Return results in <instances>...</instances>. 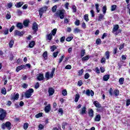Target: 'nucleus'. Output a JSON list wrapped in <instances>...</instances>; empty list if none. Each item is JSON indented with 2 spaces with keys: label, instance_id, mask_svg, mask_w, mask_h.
I'll use <instances>...</instances> for the list:
<instances>
[{
  "label": "nucleus",
  "instance_id": "obj_58",
  "mask_svg": "<svg viewBox=\"0 0 130 130\" xmlns=\"http://www.w3.org/2000/svg\"><path fill=\"white\" fill-rule=\"evenodd\" d=\"M58 112H59V113H60L61 115H62V114H63V110L62 109V108H59Z\"/></svg>",
  "mask_w": 130,
  "mask_h": 130
},
{
  "label": "nucleus",
  "instance_id": "obj_11",
  "mask_svg": "<svg viewBox=\"0 0 130 130\" xmlns=\"http://www.w3.org/2000/svg\"><path fill=\"white\" fill-rule=\"evenodd\" d=\"M32 30H34L35 32H37V30H38V25L35 22H34L32 24Z\"/></svg>",
  "mask_w": 130,
  "mask_h": 130
},
{
  "label": "nucleus",
  "instance_id": "obj_53",
  "mask_svg": "<svg viewBox=\"0 0 130 130\" xmlns=\"http://www.w3.org/2000/svg\"><path fill=\"white\" fill-rule=\"evenodd\" d=\"M22 87L24 88V89H27V88H28V84L26 83H23L22 85Z\"/></svg>",
  "mask_w": 130,
  "mask_h": 130
},
{
  "label": "nucleus",
  "instance_id": "obj_57",
  "mask_svg": "<svg viewBox=\"0 0 130 130\" xmlns=\"http://www.w3.org/2000/svg\"><path fill=\"white\" fill-rule=\"evenodd\" d=\"M62 128L63 129H64V128H66V126H67V125H69V124L67 123L66 122H64L62 123Z\"/></svg>",
  "mask_w": 130,
  "mask_h": 130
},
{
  "label": "nucleus",
  "instance_id": "obj_30",
  "mask_svg": "<svg viewBox=\"0 0 130 130\" xmlns=\"http://www.w3.org/2000/svg\"><path fill=\"white\" fill-rule=\"evenodd\" d=\"M105 55L106 56L107 59H109V57L110 56V52H109V51H106L105 52Z\"/></svg>",
  "mask_w": 130,
  "mask_h": 130
},
{
  "label": "nucleus",
  "instance_id": "obj_59",
  "mask_svg": "<svg viewBox=\"0 0 130 130\" xmlns=\"http://www.w3.org/2000/svg\"><path fill=\"white\" fill-rule=\"evenodd\" d=\"M66 70H71L72 69V66L68 64L65 67Z\"/></svg>",
  "mask_w": 130,
  "mask_h": 130
},
{
  "label": "nucleus",
  "instance_id": "obj_19",
  "mask_svg": "<svg viewBox=\"0 0 130 130\" xmlns=\"http://www.w3.org/2000/svg\"><path fill=\"white\" fill-rule=\"evenodd\" d=\"M19 99V93H16L14 96L11 98V100H13L15 101V100H18Z\"/></svg>",
  "mask_w": 130,
  "mask_h": 130
},
{
  "label": "nucleus",
  "instance_id": "obj_37",
  "mask_svg": "<svg viewBox=\"0 0 130 130\" xmlns=\"http://www.w3.org/2000/svg\"><path fill=\"white\" fill-rule=\"evenodd\" d=\"M114 94L116 96H118V95H119V90L117 89H115L114 91Z\"/></svg>",
  "mask_w": 130,
  "mask_h": 130
},
{
  "label": "nucleus",
  "instance_id": "obj_27",
  "mask_svg": "<svg viewBox=\"0 0 130 130\" xmlns=\"http://www.w3.org/2000/svg\"><path fill=\"white\" fill-rule=\"evenodd\" d=\"M93 104H94L95 107H97L98 108H100L101 106L100 104H99V102L97 101H94L93 102Z\"/></svg>",
  "mask_w": 130,
  "mask_h": 130
},
{
  "label": "nucleus",
  "instance_id": "obj_54",
  "mask_svg": "<svg viewBox=\"0 0 130 130\" xmlns=\"http://www.w3.org/2000/svg\"><path fill=\"white\" fill-rule=\"evenodd\" d=\"M90 14L92 18H94V17H95V13L94 12V10L90 11Z\"/></svg>",
  "mask_w": 130,
  "mask_h": 130
},
{
  "label": "nucleus",
  "instance_id": "obj_28",
  "mask_svg": "<svg viewBox=\"0 0 130 130\" xmlns=\"http://www.w3.org/2000/svg\"><path fill=\"white\" fill-rule=\"evenodd\" d=\"M95 10L96 11V13H100V9H99V4H95Z\"/></svg>",
  "mask_w": 130,
  "mask_h": 130
},
{
  "label": "nucleus",
  "instance_id": "obj_49",
  "mask_svg": "<svg viewBox=\"0 0 130 130\" xmlns=\"http://www.w3.org/2000/svg\"><path fill=\"white\" fill-rule=\"evenodd\" d=\"M85 49H82L81 52V57H83L85 55Z\"/></svg>",
  "mask_w": 130,
  "mask_h": 130
},
{
  "label": "nucleus",
  "instance_id": "obj_8",
  "mask_svg": "<svg viewBox=\"0 0 130 130\" xmlns=\"http://www.w3.org/2000/svg\"><path fill=\"white\" fill-rule=\"evenodd\" d=\"M22 35H24V32L23 31H20L16 30L14 32V36H22Z\"/></svg>",
  "mask_w": 130,
  "mask_h": 130
},
{
  "label": "nucleus",
  "instance_id": "obj_40",
  "mask_svg": "<svg viewBox=\"0 0 130 130\" xmlns=\"http://www.w3.org/2000/svg\"><path fill=\"white\" fill-rule=\"evenodd\" d=\"M106 11H107V8L106 7V6H105L103 8V14H104V15L106 14Z\"/></svg>",
  "mask_w": 130,
  "mask_h": 130
},
{
  "label": "nucleus",
  "instance_id": "obj_52",
  "mask_svg": "<svg viewBox=\"0 0 130 130\" xmlns=\"http://www.w3.org/2000/svg\"><path fill=\"white\" fill-rule=\"evenodd\" d=\"M101 40L100 39H98L96 40V43L98 45H99V44H101Z\"/></svg>",
  "mask_w": 130,
  "mask_h": 130
},
{
  "label": "nucleus",
  "instance_id": "obj_33",
  "mask_svg": "<svg viewBox=\"0 0 130 130\" xmlns=\"http://www.w3.org/2000/svg\"><path fill=\"white\" fill-rule=\"evenodd\" d=\"M117 7V6L116 5H112L111 7V12H113V11H115V10H116Z\"/></svg>",
  "mask_w": 130,
  "mask_h": 130
},
{
  "label": "nucleus",
  "instance_id": "obj_18",
  "mask_svg": "<svg viewBox=\"0 0 130 130\" xmlns=\"http://www.w3.org/2000/svg\"><path fill=\"white\" fill-rule=\"evenodd\" d=\"M89 117H93L94 116V111L92 109H90L88 112Z\"/></svg>",
  "mask_w": 130,
  "mask_h": 130
},
{
  "label": "nucleus",
  "instance_id": "obj_41",
  "mask_svg": "<svg viewBox=\"0 0 130 130\" xmlns=\"http://www.w3.org/2000/svg\"><path fill=\"white\" fill-rule=\"evenodd\" d=\"M14 45V41L11 40L9 42V47L10 48H12L13 47V46Z\"/></svg>",
  "mask_w": 130,
  "mask_h": 130
},
{
  "label": "nucleus",
  "instance_id": "obj_9",
  "mask_svg": "<svg viewBox=\"0 0 130 130\" xmlns=\"http://www.w3.org/2000/svg\"><path fill=\"white\" fill-rule=\"evenodd\" d=\"M48 92L49 93V96H52L54 94V89L52 87H50L48 89Z\"/></svg>",
  "mask_w": 130,
  "mask_h": 130
},
{
  "label": "nucleus",
  "instance_id": "obj_25",
  "mask_svg": "<svg viewBox=\"0 0 130 130\" xmlns=\"http://www.w3.org/2000/svg\"><path fill=\"white\" fill-rule=\"evenodd\" d=\"M47 40H49V41H51V39H52V34H49L47 35Z\"/></svg>",
  "mask_w": 130,
  "mask_h": 130
},
{
  "label": "nucleus",
  "instance_id": "obj_34",
  "mask_svg": "<svg viewBox=\"0 0 130 130\" xmlns=\"http://www.w3.org/2000/svg\"><path fill=\"white\" fill-rule=\"evenodd\" d=\"M79 99H80V94H77L75 95V102H78L79 101Z\"/></svg>",
  "mask_w": 130,
  "mask_h": 130
},
{
  "label": "nucleus",
  "instance_id": "obj_36",
  "mask_svg": "<svg viewBox=\"0 0 130 130\" xmlns=\"http://www.w3.org/2000/svg\"><path fill=\"white\" fill-rule=\"evenodd\" d=\"M123 82H124V78H120L119 80V82L120 85H122L123 84Z\"/></svg>",
  "mask_w": 130,
  "mask_h": 130
},
{
  "label": "nucleus",
  "instance_id": "obj_43",
  "mask_svg": "<svg viewBox=\"0 0 130 130\" xmlns=\"http://www.w3.org/2000/svg\"><path fill=\"white\" fill-rule=\"evenodd\" d=\"M11 13L10 12L8 13L6 15V18L7 20H10V18H11Z\"/></svg>",
  "mask_w": 130,
  "mask_h": 130
},
{
  "label": "nucleus",
  "instance_id": "obj_56",
  "mask_svg": "<svg viewBox=\"0 0 130 130\" xmlns=\"http://www.w3.org/2000/svg\"><path fill=\"white\" fill-rule=\"evenodd\" d=\"M63 58H64V55H62L59 59L58 62L60 63L62 60H63Z\"/></svg>",
  "mask_w": 130,
  "mask_h": 130
},
{
  "label": "nucleus",
  "instance_id": "obj_63",
  "mask_svg": "<svg viewBox=\"0 0 130 130\" xmlns=\"http://www.w3.org/2000/svg\"><path fill=\"white\" fill-rule=\"evenodd\" d=\"M58 54V52H55L53 53V55L54 57H56L57 56V55Z\"/></svg>",
  "mask_w": 130,
  "mask_h": 130
},
{
  "label": "nucleus",
  "instance_id": "obj_2",
  "mask_svg": "<svg viewBox=\"0 0 130 130\" xmlns=\"http://www.w3.org/2000/svg\"><path fill=\"white\" fill-rule=\"evenodd\" d=\"M34 92V89L33 88H29L25 93V98H30L32 96V94Z\"/></svg>",
  "mask_w": 130,
  "mask_h": 130
},
{
  "label": "nucleus",
  "instance_id": "obj_20",
  "mask_svg": "<svg viewBox=\"0 0 130 130\" xmlns=\"http://www.w3.org/2000/svg\"><path fill=\"white\" fill-rule=\"evenodd\" d=\"M110 78V75H105L103 78V81H105V82H107L108 80H109V78Z\"/></svg>",
  "mask_w": 130,
  "mask_h": 130
},
{
  "label": "nucleus",
  "instance_id": "obj_17",
  "mask_svg": "<svg viewBox=\"0 0 130 130\" xmlns=\"http://www.w3.org/2000/svg\"><path fill=\"white\" fill-rule=\"evenodd\" d=\"M23 5H24V2H23L17 3L16 4H15V7L16 8H21Z\"/></svg>",
  "mask_w": 130,
  "mask_h": 130
},
{
  "label": "nucleus",
  "instance_id": "obj_1",
  "mask_svg": "<svg viewBox=\"0 0 130 130\" xmlns=\"http://www.w3.org/2000/svg\"><path fill=\"white\" fill-rule=\"evenodd\" d=\"M55 72V68H52L51 74L49 73V72H46L45 76L46 79H47V80H49V78H53V75H54Z\"/></svg>",
  "mask_w": 130,
  "mask_h": 130
},
{
  "label": "nucleus",
  "instance_id": "obj_39",
  "mask_svg": "<svg viewBox=\"0 0 130 130\" xmlns=\"http://www.w3.org/2000/svg\"><path fill=\"white\" fill-rule=\"evenodd\" d=\"M23 25L25 26V27H27L28 25H29V20H25L23 22Z\"/></svg>",
  "mask_w": 130,
  "mask_h": 130
},
{
  "label": "nucleus",
  "instance_id": "obj_22",
  "mask_svg": "<svg viewBox=\"0 0 130 130\" xmlns=\"http://www.w3.org/2000/svg\"><path fill=\"white\" fill-rule=\"evenodd\" d=\"M90 56L86 55L82 58V61H86L87 60H89V58H90Z\"/></svg>",
  "mask_w": 130,
  "mask_h": 130
},
{
  "label": "nucleus",
  "instance_id": "obj_23",
  "mask_svg": "<svg viewBox=\"0 0 130 130\" xmlns=\"http://www.w3.org/2000/svg\"><path fill=\"white\" fill-rule=\"evenodd\" d=\"M16 26L19 29H23V24L20 22H18L16 24Z\"/></svg>",
  "mask_w": 130,
  "mask_h": 130
},
{
  "label": "nucleus",
  "instance_id": "obj_21",
  "mask_svg": "<svg viewBox=\"0 0 130 130\" xmlns=\"http://www.w3.org/2000/svg\"><path fill=\"white\" fill-rule=\"evenodd\" d=\"M101 120V116L100 115H96L94 118L95 121H100Z\"/></svg>",
  "mask_w": 130,
  "mask_h": 130
},
{
  "label": "nucleus",
  "instance_id": "obj_14",
  "mask_svg": "<svg viewBox=\"0 0 130 130\" xmlns=\"http://www.w3.org/2000/svg\"><path fill=\"white\" fill-rule=\"evenodd\" d=\"M51 109V105L50 104H49L45 108V111L46 113L49 112Z\"/></svg>",
  "mask_w": 130,
  "mask_h": 130
},
{
  "label": "nucleus",
  "instance_id": "obj_26",
  "mask_svg": "<svg viewBox=\"0 0 130 130\" xmlns=\"http://www.w3.org/2000/svg\"><path fill=\"white\" fill-rule=\"evenodd\" d=\"M104 18V15H103V14H100V15L99 16L98 21H102L103 20Z\"/></svg>",
  "mask_w": 130,
  "mask_h": 130
},
{
  "label": "nucleus",
  "instance_id": "obj_12",
  "mask_svg": "<svg viewBox=\"0 0 130 130\" xmlns=\"http://www.w3.org/2000/svg\"><path fill=\"white\" fill-rule=\"evenodd\" d=\"M37 79L39 81H43L44 80V76L43 74H39L38 75Z\"/></svg>",
  "mask_w": 130,
  "mask_h": 130
},
{
  "label": "nucleus",
  "instance_id": "obj_31",
  "mask_svg": "<svg viewBox=\"0 0 130 130\" xmlns=\"http://www.w3.org/2000/svg\"><path fill=\"white\" fill-rule=\"evenodd\" d=\"M57 31V29L54 28L51 31V34L53 36H55V34H56V31Z\"/></svg>",
  "mask_w": 130,
  "mask_h": 130
},
{
  "label": "nucleus",
  "instance_id": "obj_44",
  "mask_svg": "<svg viewBox=\"0 0 130 130\" xmlns=\"http://www.w3.org/2000/svg\"><path fill=\"white\" fill-rule=\"evenodd\" d=\"M72 10L73 13H76V12H77V7L75 5H73L72 6Z\"/></svg>",
  "mask_w": 130,
  "mask_h": 130
},
{
  "label": "nucleus",
  "instance_id": "obj_4",
  "mask_svg": "<svg viewBox=\"0 0 130 130\" xmlns=\"http://www.w3.org/2000/svg\"><path fill=\"white\" fill-rule=\"evenodd\" d=\"M66 13V10H59V13L57 12L56 14L59 17L60 19H62L64 18V13Z\"/></svg>",
  "mask_w": 130,
  "mask_h": 130
},
{
  "label": "nucleus",
  "instance_id": "obj_24",
  "mask_svg": "<svg viewBox=\"0 0 130 130\" xmlns=\"http://www.w3.org/2000/svg\"><path fill=\"white\" fill-rule=\"evenodd\" d=\"M119 29V26L118 25H114L113 28V32H116L117 30Z\"/></svg>",
  "mask_w": 130,
  "mask_h": 130
},
{
  "label": "nucleus",
  "instance_id": "obj_3",
  "mask_svg": "<svg viewBox=\"0 0 130 130\" xmlns=\"http://www.w3.org/2000/svg\"><path fill=\"white\" fill-rule=\"evenodd\" d=\"M0 120H4L7 115V112L3 109H0Z\"/></svg>",
  "mask_w": 130,
  "mask_h": 130
},
{
  "label": "nucleus",
  "instance_id": "obj_5",
  "mask_svg": "<svg viewBox=\"0 0 130 130\" xmlns=\"http://www.w3.org/2000/svg\"><path fill=\"white\" fill-rule=\"evenodd\" d=\"M47 11V7H42L40 9L39 11V15L40 16V18L42 17V15L45 12Z\"/></svg>",
  "mask_w": 130,
  "mask_h": 130
},
{
  "label": "nucleus",
  "instance_id": "obj_10",
  "mask_svg": "<svg viewBox=\"0 0 130 130\" xmlns=\"http://www.w3.org/2000/svg\"><path fill=\"white\" fill-rule=\"evenodd\" d=\"M85 94L87 96H90V94L91 96H94V91H93V90L90 91V90L87 89L86 91Z\"/></svg>",
  "mask_w": 130,
  "mask_h": 130
},
{
  "label": "nucleus",
  "instance_id": "obj_64",
  "mask_svg": "<svg viewBox=\"0 0 130 130\" xmlns=\"http://www.w3.org/2000/svg\"><path fill=\"white\" fill-rule=\"evenodd\" d=\"M69 6H70V4H69V3H66V4H65V8L67 10H69Z\"/></svg>",
  "mask_w": 130,
  "mask_h": 130
},
{
  "label": "nucleus",
  "instance_id": "obj_16",
  "mask_svg": "<svg viewBox=\"0 0 130 130\" xmlns=\"http://www.w3.org/2000/svg\"><path fill=\"white\" fill-rule=\"evenodd\" d=\"M35 45V42L32 41L29 43L28 46H27V48H28V47H29V48H32V47H34Z\"/></svg>",
  "mask_w": 130,
  "mask_h": 130
},
{
  "label": "nucleus",
  "instance_id": "obj_48",
  "mask_svg": "<svg viewBox=\"0 0 130 130\" xmlns=\"http://www.w3.org/2000/svg\"><path fill=\"white\" fill-rule=\"evenodd\" d=\"M64 40H66V37H62L60 39V42H61V43H63V42H64Z\"/></svg>",
  "mask_w": 130,
  "mask_h": 130
},
{
  "label": "nucleus",
  "instance_id": "obj_32",
  "mask_svg": "<svg viewBox=\"0 0 130 130\" xmlns=\"http://www.w3.org/2000/svg\"><path fill=\"white\" fill-rule=\"evenodd\" d=\"M50 48L51 49V51L53 52L54 51V50H55V49H56L57 47H56V46L54 45V46H51Z\"/></svg>",
  "mask_w": 130,
  "mask_h": 130
},
{
  "label": "nucleus",
  "instance_id": "obj_42",
  "mask_svg": "<svg viewBox=\"0 0 130 130\" xmlns=\"http://www.w3.org/2000/svg\"><path fill=\"white\" fill-rule=\"evenodd\" d=\"M84 20L88 22L89 21V15L88 14H85L84 15Z\"/></svg>",
  "mask_w": 130,
  "mask_h": 130
},
{
  "label": "nucleus",
  "instance_id": "obj_45",
  "mask_svg": "<svg viewBox=\"0 0 130 130\" xmlns=\"http://www.w3.org/2000/svg\"><path fill=\"white\" fill-rule=\"evenodd\" d=\"M62 94L63 95V96H67V95H68V91H67V90L64 89L62 90Z\"/></svg>",
  "mask_w": 130,
  "mask_h": 130
},
{
  "label": "nucleus",
  "instance_id": "obj_38",
  "mask_svg": "<svg viewBox=\"0 0 130 130\" xmlns=\"http://www.w3.org/2000/svg\"><path fill=\"white\" fill-rule=\"evenodd\" d=\"M1 93L3 94V95H6V94H7V89H6V88L2 89Z\"/></svg>",
  "mask_w": 130,
  "mask_h": 130
},
{
  "label": "nucleus",
  "instance_id": "obj_13",
  "mask_svg": "<svg viewBox=\"0 0 130 130\" xmlns=\"http://www.w3.org/2000/svg\"><path fill=\"white\" fill-rule=\"evenodd\" d=\"M25 68H26V67L24 65H21L20 66H18L16 68V72H17L18 73V72H20V71H21V70H23V69H25Z\"/></svg>",
  "mask_w": 130,
  "mask_h": 130
},
{
  "label": "nucleus",
  "instance_id": "obj_29",
  "mask_svg": "<svg viewBox=\"0 0 130 130\" xmlns=\"http://www.w3.org/2000/svg\"><path fill=\"white\" fill-rule=\"evenodd\" d=\"M43 115V113H39L35 115V118H39L40 117H42Z\"/></svg>",
  "mask_w": 130,
  "mask_h": 130
},
{
  "label": "nucleus",
  "instance_id": "obj_46",
  "mask_svg": "<svg viewBox=\"0 0 130 130\" xmlns=\"http://www.w3.org/2000/svg\"><path fill=\"white\" fill-rule=\"evenodd\" d=\"M28 126H29V124H28V123H25L24 124L23 128L24 129H27V128H28Z\"/></svg>",
  "mask_w": 130,
  "mask_h": 130
},
{
  "label": "nucleus",
  "instance_id": "obj_51",
  "mask_svg": "<svg viewBox=\"0 0 130 130\" xmlns=\"http://www.w3.org/2000/svg\"><path fill=\"white\" fill-rule=\"evenodd\" d=\"M75 25L76 26H80V20L77 19L75 22Z\"/></svg>",
  "mask_w": 130,
  "mask_h": 130
},
{
  "label": "nucleus",
  "instance_id": "obj_62",
  "mask_svg": "<svg viewBox=\"0 0 130 130\" xmlns=\"http://www.w3.org/2000/svg\"><path fill=\"white\" fill-rule=\"evenodd\" d=\"M126 106H128L130 105V99H128L126 100Z\"/></svg>",
  "mask_w": 130,
  "mask_h": 130
},
{
  "label": "nucleus",
  "instance_id": "obj_50",
  "mask_svg": "<svg viewBox=\"0 0 130 130\" xmlns=\"http://www.w3.org/2000/svg\"><path fill=\"white\" fill-rule=\"evenodd\" d=\"M73 37H69L66 39V41L70 42V41H72V40H73Z\"/></svg>",
  "mask_w": 130,
  "mask_h": 130
},
{
  "label": "nucleus",
  "instance_id": "obj_55",
  "mask_svg": "<svg viewBox=\"0 0 130 130\" xmlns=\"http://www.w3.org/2000/svg\"><path fill=\"white\" fill-rule=\"evenodd\" d=\"M84 73V70L83 69H81V70H80L79 72H78V75L79 76H82V75H83V73Z\"/></svg>",
  "mask_w": 130,
  "mask_h": 130
},
{
  "label": "nucleus",
  "instance_id": "obj_6",
  "mask_svg": "<svg viewBox=\"0 0 130 130\" xmlns=\"http://www.w3.org/2000/svg\"><path fill=\"white\" fill-rule=\"evenodd\" d=\"M11 122L8 121L6 122V123H3L2 125V128H3V129H5V128H6V127H7L8 128V129H11Z\"/></svg>",
  "mask_w": 130,
  "mask_h": 130
},
{
  "label": "nucleus",
  "instance_id": "obj_35",
  "mask_svg": "<svg viewBox=\"0 0 130 130\" xmlns=\"http://www.w3.org/2000/svg\"><path fill=\"white\" fill-rule=\"evenodd\" d=\"M56 9H57V6L54 5L52 8V12L55 13L56 12Z\"/></svg>",
  "mask_w": 130,
  "mask_h": 130
},
{
  "label": "nucleus",
  "instance_id": "obj_60",
  "mask_svg": "<svg viewBox=\"0 0 130 130\" xmlns=\"http://www.w3.org/2000/svg\"><path fill=\"white\" fill-rule=\"evenodd\" d=\"M43 56L44 57L45 59H46V57H47V52L46 51L43 54Z\"/></svg>",
  "mask_w": 130,
  "mask_h": 130
},
{
  "label": "nucleus",
  "instance_id": "obj_15",
  "mask_svg": "<svg viewBox=\"0 0 130 130\" xmlns=\"http://www.w3.org/2000/svg\"><path fill=\"white\" fill-rule=\"evenodd\" d=\"M82 32H83V30H82V29H80V28H75L74 29V32L75 34H77L78 33H82Z\"/></svg>",
  "mask_w": 130,
  "mask_h": 130
},
{
  "label": "nucleus",
  "instance_id": "obj_61",
  "mask_svg": "<svg viewBox=\"0 0 130 130\" xmlns=\"http://www.w3.org/2000/svg\"><path fill=\"white\" fill-rule=\"evenodd\" d=\"M7 7L8 8H9V9H11V8H12V7H13V3H9L7 4Z\"/></svg>",
  "mask_w": 130,
  "mask_h": 130
},
{
  "label": "nucleus",
  "instance_id": "obj_47",
  "mask_svg": "<svg viewBox=\"0 0 130 130\" xmlns=\"http://www.w3.org/2000/svg\"><path fill=\"white\" fill-rule=\"evenodd\" d=\"M89 78H90V74H89V73H87L85 74L84 75V79H89Z\"/></svg>",
  "mask_w": 130,
  "mask_h": 130
},
{
  "label": "nucleus",
  "instance_id": "obj_7",
  "mask_svg": "<svg viewBox=\"0 0 130 130\" xmlns=\"http://www.w3.org/2000/svg\"><path fill=\"white\" fill-rule=\"evenodd\" d=\"M86 113H87V108H86V107H83L80 111V114L81 115H84Z\"/></svg>",
  "mask_w": 130,
  "mask_h": 130
}]
</instances>
